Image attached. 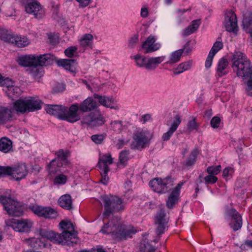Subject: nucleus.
<instances>
[{"mask_svg":"<svg viewBox=\"0 0 252 252\" xmlns=\"http://www.w3.org/2000/svg\"><path fill=\"white\" fill-rule=\"evenodd\" d=\"M231 62L232 68L237 76L244 80L249 79L246 83V91L248 95L252 96V64L240 52H235L233 54Z\"/></svg>","mask_w":252,"mask_h":252,"instance_id":"obj_1","label":"nucleus"},{"mask_svg":"<svg viewBox=\"0 0 252 252\" xmlns=\"http://www.w3.org/2000/svg\"><path fill=\"white\" fill-rule=\"evenodd\" d=\"M100 232L103 234H111L113 239L118 241L130 238L136 232L131 226L121 225L117 218L116 219V222L112 220L105 224Z\"/></svg>","mask_w":252,"mask_h":252,"instance_id":"obj_2","label":"nucleus"},{"mask_svg":"<svg viewBox=\"0 0 252 252\" xmlns=\"http://www.w3.org/2000/svg\"><path fill=\"white\" fill-rule=\"evenodd\" d=\"M100 201L104 208L103 216L106 218L112 213L123 211L125 209V203L117 196L111 194L102 195Z\"/></svg>","mask_w":252,"mask_h":252,"instance_id":"obj_3","label":"nucleus"},{"mask_svg":"<svg viewBox=\"0 0 252 252\" xmlns=\"http://www.w3.org/2000/svg\"><path fill=\"white\" fill-rule=\"evenodd\" d=\"M41 101L36 97L20 98L13 103L14 111L20 113L34 111L41 109Z\"/></svg>","mask_w":252,"mask_h":252,"instance_id":"obj_4","label":"nucleus"},{"mask_svg":"<svg viewBox=\"0 0 252 252\" xmlns=\"http://www.w3.org/2000/svg\"><path fill=\"white\" fill-rule=\"evenodd\" d=\"M9 191L6 190L5 195H0V202L7 214L12 216L20 217L23 214L24 207L17 200L11 198L9 195Z\"/></svg>","mask_w":252,"mask_h":252,"instance_id":"obj_5","label":"nucleus"},{"mask_svg":"<svg viewBox=\"0 0 252 252\" xmlns=\"http://www.w3.org/2000/svg\"><path fill=\"white\" fill-rule=\"evenodd\" d=\"M134 60L135 64L139 67H144L148 70H155L158 65L163 62L165 59L164 56L158 57H146L140 54H136L130 57Z\"/></svg>","mask_w":252,"mask_h":252,"instance_id":"obj_6","label":"nucleus"},{"mask_svg":"<svg viewBox=\"0 0 252 252\" xmlns=\"http://www.w3.org/2000/svg\"><path fill=\"white\" fill-rule=\"evenodd\" d=\"M151 138V134L149 131L143 129L137 130L133 134L131 148L137 149H143L149 145Z\"/></svg>","mask_w":252,"mask_h":252,"instance_id":"obj_7","label":"nucleus"},{"mask_svg":"<svg viewBox=\"0 0 252 252\" xmlns=\"http://www.w3.org/2000/svg\"><path fill=\"white\" fill-rule=\"evenodd\" d=\"M5 223L7 227L19 232H28L33 226V222L29 219H11L6 220Z\"/></svg>","mask_w":252,"mask_h":252,"instance_id":"obj_8","label":"nucleus"},{"mask_svg":"<svg viewBox=\"0 0 252 252\" xmlns=\"http://www.w3.org/2000/svg\"><path fill=\"white\" fill-rule=\"evenodd\" d=\"M174 181L171 178L164 179L155 178L149 183L150 187L155 192L165 193L171 189Z\"/></svg>","mask_w":252,"mask_h":252,"instance_id":"obj_9","label":"nucleus"},{"mask_svg":"<svg viewBox=\"0 0 252 252\" xmlns=\"http://www.w3.org/2000/svg\"><path fill=\"white\" fill-rule=\"evenodd\" d=\"M56 158L53 159L48 165L49 170L51 173H55L58 171L59 168L66 166L68 164L67 159V152L63 150L56 152Z\"/></svg>","mask_w":252,"mask_h":252,"instance_id":"obj_10","label":"nucleus"},{"mask_svg":"<svg viewBox=\"0 0 252 252\" xmlns=\"http://www.w3.org/2000/svg\"><path fill=\"white\" fill-rule=\"evenodd\" d=\"M59 226L63 230L62 234L66 239L69 245L76 242V235L74 232L73 225L70 221L63 220L60 222Z\"/></svg>","mask_w":252,"mask_h":252,"instance_id":"obj_11","label":"nucleus"},{"mask_svg":"<svg viewBox=\"0 0 252 252\" xmlns=\"http://www.w3.org/2000/svg\"><path fill=\"white\" fill-rule=\"evenodd\" d=\"M39 234L42 238H46L53 243L69 245L62 233L60 234L51 230L41 229L39 230Z\"/></svg>","mask_w":252,"mask_h":252,"instance_id":"obj_12","label":"nucleus"},{"mask_svg":"<svg viewBox=\"0 0 252 252\" xmlns=\"http://www.w3.org/2000/svg\"><path fill=\"white\" fill-rule=\"evenodd\" d=\"M8 170V176L16 181L25 178L28 173V167L25 163L9 166Z\"/></svg>","mask_w":252,"mask_h":252,"instance_id":"obj_13","label":"nucleus"},{"mask_svg":"<svg viewBox=\"0 0 252 252\" xmlns=\"http://www.w3.org/2000/svg\"><path fill=\"white\" fill-rule=\"evenodd\" d=\"M79 105L75 103L71 105L69 108L64 106L61 120L73 123L80 119L79 114Z\"/></svg>","mask_w":252,"mask_h":252,"instance_id":"obj_14","label":"nucleus"},{"mask_svg":"<svg viewBox=\"0 0 252 252\" xmlns=\"http://www.w3.org/2000/svg\"><path fill=\"white\" fill-rule=\"evenodd\" d=\"M223 24L227 32L233 33L237 32L238 30L237 20L234 11L232 10L226 11Z\"/></svg>","mask_w":252,"mask_h":252,"instance_id":"obj_15","label":"nucleus"},{"mask_svg":"<svg viewBox=\"0 0 252 252\" xmlns=\"http://www.w3.org/2000/svg\"><path fill=\"white\" fill-rule=\"evenodd\" d=\"M229 220V226L233 231L241 229L242 226V218L240 214L234 209H231L227 212Z\"/></svg>","mask_w":252,"mask_h":252,"instance_id":"obj_16","label":"nucleus"},{"mask_svg":"<svg viewBox=\"0 0 252 252\" xmlns=\"http://www.w3.org/2000/svg\"><path fill=\"white\" fill-rule=\"evenodd\" d=\"M157 37L150 35L142 44V48L146 54L151 53L159 50L161 48V44L157 42Z\"/></svg>","mask_w":252,"mask_h":252,"instance_id":"obj_17","label":"nucleus"},{"mask_svg":"<svg viewBox=\"0 0 252 252\" xmlns=\"http://www.w3.org/2000/svg\"><path fill=\"white\" fill-rule=\"evenodd\" d=\"M25 8L27 13L33 14L36 18H41L44 14L40 3L36 0H28Z\"/></svg>","mask_w":252,"mask_h":252,"instance_id":"obj_18","label":"nucleus"},{"mask_svg":"<svg viewBox=\"0 0 252 252\" xmlns=\"http://www.w3.org/2000/svg\"><path fill=\"white\" fill-rule=\"evenodd\" d=\"M32 211L38 216L47 219H55L58 215L57 212L50 207L33 206L32 207Z\"/></svg>","mask_w":252,"mask_h":252,"instance_id":"obj_19","label":"nucleus"},{"mask_svg":"<svg viewBox=\"0 0 252 252\" xmlns=\"http://www.w3.org/2000/svg\"><path fill=\"white\" fill-rule=\"evenodd\" d=\"M168 221V219L164 211L160 210L155 218V223L157 225V233L158 235L163 234L164 232Z\"/></svg>","mask_w":252,"mask_h":252,"instance_id":"obj_20","label":"nucleus"},{"mask_svg":"<svg viewBox=\"0 0 252 252\" xmlns=\"http://www.w3.org/2000/svg\"><path fill=\"white\" fill-rule=\"evenodd\" d=\"M104 122L103 117L99 113L92 112L83 118V122L91 126L102 125Z\"/></svg>","mask_w":252,"mask_h":252,"instance_id":"obj_21","label":"nucleus"},{"mask_svg":"<svg viewBox=\"0 0 252 252\" xmlns=\"http://www.w3.org/2000/svg\"><path fill=\"white\" fill-rule=\"evenodd\" d=\"M94 96L95 98L98 100L101 105L106 107L115 110H119L120 108L117 103V101L112 97L106 96H101L97 94H94Z\"/></svg>","mask_w":252,"mask_h":252,"instance_id":"obj_22","label":"nucleus"},{"mask_svg":"<svg viewBox=\"0 0 252 252\" xmlns=\"http://www.w3.org/2000/svg\"><path fill=\"white\" fill-rule=\"evenodd\" d=\"M184 183L185 182L183 181L179 183L169 196L166 201V206L168 208H172L174 205L177 202L180 193V189Z\"/></svg>","mask_w":252,"mask_h":252,"instance_id":"obj_23","label":"nucleus"},{"mask_svg":"<svg viewBox=\"0 0 252 252\" xmlns=\"http://www.w3.org/2000/svg\"><path fill=\"white\" fill-rule=\"evenodd\" d=\"M35 66L47 65L52 63L56 60V57L51 54L39 55L38 56L35 55Z\"/></svg>","mask_w":252,"mask_h":252,"instance_id":"obj_24","label":"nucleus"},{"mask_svg":"<svg viewBox=\"0 0 252 252\" xmlns=\"http://www.w3.org/2000/svg\"><path fill=\"white\" fill-rule=\"evenodd\" d=\"M181 123V117L179 115H176L168 131L162 135V138L163 141H167L170 139L174 132L177 130Z\"/></svg>","mask_w":252,"mask_h":252,"instance_id":"obj_25","label":"nucleus"},{"mask_svg":"<svg viewBox=\"0 0 252 252\" xmlns=\"http://www.w3.org/2000/svg\"><path fill=\"white\" fill-rule=\"evenodd\" d=\"M98 104L92 97H88L79 105V110L83 112L91 111L96 108Z\"/></svg>","mask_w":252,"mask_h":252,"instance_id":"obj_26","label":"nucleus"},{"mask_svg":"<svg viewBox=\"0 0 252 252\" xmlns=\"http://www.w3.org/2000/svg\"><path fill=\"white\" fill-rule=\"evenodd\" d=\"M9 43L14 44L18 47H25L30 43V40L24 35H11Z\"/></svg>","mask_w":252,"mask_h":252,"instance_id":"obj_27","label":"nucleus"},{"mask_svg":"<svg viewBox=\"0 0 252 252\" xmlns=\"http://www.w3.org/2000/svg\"><path fill=\"white\" fill-rule=\"evenodd\" d=\"M113 162L111 155L106 154L99 157L97 166L100 170H110L109 165L112 164Z\"/></svg>","mask_w":252,"mask_h":252,"instance_id":"obj_28","label":"nucleus"},{"mask_svg":"<svg viewBox=\"0 0 252 252\" xmlns=\"http://www.w3.org/2000/svg\"><path fill=\"white\" fill-rule=\"evenodd\" d=\"M242 26L243 30L250 34L252 37V14L251 12H248L244 14Z\"/></svg>","mask_w":252,"mask_h":252,"instance_id":"obj_29","label":"nucleus"},{"mask_svg":"<svg viewBox=\"0 0 252 252\" xmlns=\"http://www.w3.org/2000/svg\"><path fill=\"white\" fill-rule=\"evenodd\" d=\"M228 72V62L227 59L222 58L218 62L216 74L219 77H221Z\"/></svg>","mask_w":252,"mask_h":252,"instance_id":"obj_30","label":"nucleus"},{"mask_svg":"<svg viewBox=\"0 0 252 252\" xmlns=\"http://www.w3.org/2000/svg\"><path fill=\"white\" fill-rule=\"evenodd\" d=\"M63 106L58 105H47L45 110L50 115L56 116L61 120L63 111Z\"/></svg>","mask_w":252,"mask_h":252,"instance_id":"obj_31","label":"nucleus"},{"mask_svg":"<svg viewBox=\"0 0 252 252\" xmlns=\"http://www.w3.org/2000/svg\"><path fill=\"white\" fill-rule=\"evenodd\" d=\"M15 111L6 107L0 108V123H4L12 120Z\"/></svg>","mask_w":252,"mask_h":252,"instance_id":"obj_32","label":"nucleus"},{"mask_svg":"<svg viewBox=\"0 0 252 252\" xmlns=\"http://www.w3.org/2000/svg\"><path fill=\"white\" fill-rule=\"evenodd\" d=\"M35 55H29L19 57L17 62L18 63L24 66H35Z\"/></svg>","mask_w":252,"mask_h":252,"instance_id":"obj_33","label":"nucleus"},{"mask_svg":"<svg viewBox=\"0 0 252 252\" xmlns=\"http://www.w3.org/2000/svg\"><path fill=\"white\" fill-rule=\"evenodd\" d=\"M192 64V61H188L182 63L173 68L172 71L174 75H178L189 70L191 68Z\"/></svg>","mask_w":252,"mask_h":252,"instance_id":"obj_34","label":"nucleus"},{"mask_svg":"<svg viewBox=\"0 0 252 252\" xmlns=\"http://www.w3.org/2000/svg\"><path fill=\"white\" fill-rule=\"evenodd\" d=\"M0 151L4 153L12 151V142L10 139L6 137L0 139Z\"/></svg>","mask_w":252,"mask_h":252,"instance_id":"obj_35","label":"nucleus"},{"mask_svg":"<svg viewBox=\"0 0 252 252\" xmlns=\"http://www.w3.org/2000/svg\"><path fill=\"white\" fill-rule=\"evenodd\" d=\"M27 71L28 74L30 75L38 81H39V79L43 75V68L40 66H32L27 69Z\"/></svg>","mask_w":252,"mask_h":252,"instance_id":"obj_36","label":"nucleus"},{"mask_svg":"<svg viewBox=\"0 0 252 252\" xmlns=\"http://www.w3.org/2000/svg\"><path fill=\"white\" fill-rule=\"evenodd\" d=\"M152 243V241L149 242L146 238L143 239L139 245L140 252H154L156 248L151 244Z\"/></svg>","mask_w":252,"mask_h":252,"instance_id":"obj_37","label":"nucleus"},{"mask_svg":"<svg viewBox=\"0 0 252 252\" xmlns=\"http://www.w3.org/2000/svg\"><path fill=\"white\" fill-rule=\"evenodd\" d=\"M60 206L65 209L69 210L72 208V199L70 195L65 194L60 197L59 199Z\"/></svg>","mask_w":252,"mask_h":252,"instance_id":"obj_38","label":"nucleus"},{"mask_svg":"<svg viewBox=\"0 0 252 252\" xmlns=\"http://www.w3.org/2000/svg\"><path fill=\"white\" fill-rule=\"evenodd\" d=\"M185 49V48L184 49H179L172 52L169 57V60L166 63L170 64L178 62Z\"/></svg>","mask_w":252,"mask_h":252,"instance_id":"obj_39","label":"nucleus"},{"mask_svg":"<svg viewBox=\"0 0 252 252\" xmlns=\"http://www.w3.org/2000/svg\"><path fill=\"white\" fill-rule=\"evenodd\" d=\"M59 66L63 67L64 69L70 71H73L74 68V60L60 59L56 61Z\"/></svg>","mask_w":252,"mask_h":252,"instance_id":"obj_40","label":"nucleus"},{"mask_svg":"<svg viewBox=\"0 0 252 252\" xmlns=\"http://www.w3.org/2000/svg\"><path fill=\"white\" fill-rule=\"evenodd\" d=\"M200 24V20H193L191 24L184 30L183 34L187 36L191 34L198 29Z\"/></svg>","mask_w":252,"mask_h":252,"instance_id":"obj_41","label":"nucleus"},{"mask_svg":"<svg viewBox=\"0 0 252 252\" xmlns=\"http://www.w3.org/2000/svg\"><path fill=\"white\" fill-rule=\"evenodd\" d=\"M93 36L89 33L85 34L79 40L80 45L83 48L91 47L93 42Z\"/></svg>","mask_w":252,"mask_h":252,"instance_id":"obj_42","label":"nucleus"},{"mask_svg":"<svg viewBox=\"0 0 252 252\" xmlns=\"http://www.w3.org/2000/svg\"><path fill=\"white\" fill-rule=\"evenodd\" d=\"M6 93L9 98L14 99L15 98H17L20 95L21 90L19 87L14 85L13 87H11L10 89H7Z\"/></svg>","mask_w":252,"mask_h":252,"instance_id":"obj_43","label":"nucleus"},{"mask_svg":"<svg viewBox=\"0 0 252 252\" xmlns=\"http://www.w3.org/2000/svg\"><path fill=\"white\" fill-rule=\"evenodd\" d=\"M110 128L114 131L120 133L124 130L125 126L123 125V122L121 121L116 120L112 121L110 124Z\"/></svg>","mask_w":252,"mask_h":252,"instance_id":"obj_44","label":"nucleus"},{"mask_svg":"<svg viewBox=\"0 0 252 252\" xmlns=\"http://www.w3.org/2000/svg\"><path fill=\"white\" fill-rule=\"evenodd\" d=\"M129 155L128 151H122L119 156V161L118 162V166L124 167L128 159V156Z\"/></svg>","mask_w":252,"mask_h":252,"instance_id":"obj_45","label":"nucleus"},{"mask_svg":"<svg viewBox=\"0 0 252 252\" xmlns=\"http://www.w3.org/2000/svg\"><path fill=\"white\" fill-rule=\"evenodd\" d=\"M198 154V151L197 149L193 150L186 162V165L187 166H191L193 165L196 161Z\"/></svg>","mask_w":252,"mask_h":252,"instance_id":"obj_46","label":"nucleus"},{"mask_svg":"<svg viewBox=\"0 0 252 252\" xmlns=\"http://www.w3.org/2000/svg\"><path fill=\"white\" fill-rule=\"evenodd\" d=\"M27 244L33 248H38L42 246V243L37 238H32L26 240Z\"/></svg>","mask_w":252,"mask_h":252,"instance_id":"obj_47","label":"nucleus"},{"mask_svg":"<svg viewBox=\"0 0 252 252\" xmlns=\"http://www.w3.org/2000/svg\"><path fill=\"white\" fill-rule=\"evenodd\" d=\"M223 47V43L220 41H216L212 47L209 53L215 56L216 54Z\"/></svg>","mask_w":252,"mask_h":252,"instance_id":"obj_48","label":"nucleus"},{"mask_svg":"<svg viewBox=\"0 0 252 252\" xmlns=\"http://www.w3.org/2000/svg\"><path fill=\"white\" fill-rule=\"evenodd\" d=\"M221 170V166H209L207 169V172L209 174L215 176L220 173Z\"/></svg>","mask_w":252,"mask_h":252,"instance_id":"obj_49","label":"nucleus"},{"mask_svg":"<svg viewBox=\"0 0 252 252\" xmlns=\"http://www.w3.org/2000/svg\"><path fill=\"white\" fill-rule=\"evenodd\" d=\"M78 48L77 46H70L64 50V54L66 56L72 58L76 53Z\"/></svg>","mask_w":252,"mask_h":252,"instance_id":"obj_50","label":"nucleus"},{"mask_svg":"<svg viewBox=\"0 0 252 252\" xmlns=\"http://www.w3.org/2000/svg\"><path fill=\"white\" fill-rule=\"evenodd\" d=\"M0 86L5 87L8 89L13 87L15 85V83L10 78H6L3 79L1 82Z\"/></svg>","mask_w":252,"mask_h":252,"instance_id":"obj_51","label":"nucleus"},{"mask_svg":"<svg viewBox=\"0 0 252 252\" xmlns=\"http://www.w3.org/2000/svg\"><path fill=\"white\" fill-rule=\"evenodd\" d=\"M188 130L189 131L193 130H197L198 129V126L196 123L194 118H192L189 120L187 125Z\"/></svg>","mask_w":252,"mask_h":252,"instance_id":"obj_52","label":"nucleus"},{"mask_svg":"<svg viewBox=\"0 0 252 252\" xmlns=\"http://www.w3.org/2000/svg\"><path fill=\"white\" fill-rule=\"evenodd\" d=\"M12 35L8 34L7 31L3 29H0V38L4 41L9 42Z\"/></svg>","mask_w":252,"mask_h":252,"instance_id":"obj_53","label":"nucleus"},{"mask_svg":"<svg viewBox=\"0 0 252 252\" xmlns=\"http://www.w3.org/2000/svg\"><path fill=\"white\" fill-rule=\"evenodd\" d=\"M66 177L63 174H60L56 177L54 183L58 184H64L66 182Z\"/></svg>","mask_w":252,"mask_h":252,"instance_id":"obj_54","label":"nucleus"},{"mask_svg":"<svg viewBox=\"0 0 252 252\" xmlns=\"http://www.w3.org/2000/svg\"><path fill=\"white\" fill-rule=\"evenodd\" d=\"M104 138V136L102 134L94 135L91 137L92 140L97 144H101L103 141Z\"/></svg>","mask_w":252,"mask_h":252,"instance_id":"obj_55","label":"nucleus"},{"mask_svg":"<svg viewBox=\"0 0 252 252\" xmlns=\"http://www.w3.org/2000/svg\"><path fill=\"white\" fill-rule=\"evenodd\" d=\"M109 171V170H100L101 175V182L104 185H106L109 180V177L107 175V173Z\"/></svg>","mask_w":252,"mask_h":252,"instance_id":"obj_56","label":"nucleus"},{"mask_svg":"<svg viewBox=\"0 0 252 252\" xmlns=\"http://www.w3.org/2000/svg\"><path fill=\"white\" fill-rule=\"evenodd\" d=\"M204 180L207 184H214L217 181L218 179L215 176L209 174V175L205 177Z\"/></svg>","mask_w":252,"mask_h":252,"instance_id":"obj_57","label":"nucleus"},{"mask_svg":"<svg viewBox=\"0 0 252 252\" xmlns=\"http://www.w3.org/2000/svg\"><path fill=\"white\" fill-rule=\"evenodd\" d=\"M220 119L219 117H214L211 121V125L214 128H218L220 126Z\"/></svg>","mask_w":252,"mask_h":252,"instance_id":"obj_58","label":"nucleus"},{"mask_svg":"<svg viewBox=\"0 0 252 252\" xmlns=\"http://www.w3.org/2000/svg\"><path fill=\"white\" fill-rule=\"evenodd\" d=\"M214 57V55L209 53L205 62V67L207 68H209L211 66Z\"/></svg>","mask_w":252,"mask_h":252,"instance_id":"obj_59","label":"nucleus"},{"mask_svg":"<svg viewBox=\"0 0 252 252\" xmlns=\"http://www.w3.org/2000/svg\"><path fill=\"white\" fill-rule=\"evenodd\" d=\"M9 166H0V177L8 176Z\"/></svg>","mask_w":252,"mask_h":252,"instance_id":"obj_60","label":"nucleus"},{"mask_svg":"<svg viewBox=\"0 0 252 252\" xmlns=\"http://www.w3.org/2000/svg\"><path fill=\"white\" fill-rule=\"evenodd\" d=\"M233 172V170L231 167H226L225 168L222 172V175L224 177H228L229 175H231V174Z\"/></svg>","mask_w":252,"mask_h":252,"instance_id":"obj_61","label":"nucleus"},{"mask_svg":"<svg viewBox=\"0 0 252 252\" xmlns=\"http://www.w3.org/2000/svg\"><path fill=\"white\" fill-rule=\"evenodd\" d=\"M149 10L148 8L146 7H142L140 11V16L143 18H146L148 16Z\"/></svg>","mask_w":252,"mask_h":252,"instance_id":"obj_62","label":"nucleus"},{"mask_svg":"<svg viewBox=\"0 0 252 252\" xmlns=\"http://www.w3.org/2000/svg\"><path fill=\"white\" fill-rule=\"evenodd\" d=\"M54 90L56 92H62L65 90V85L63 84H58L54 87Z\"/></svg>","mask_w":252,"mask_h":252,"instance_id":"obj_63","label":"nucleus"},{"mask_svg":"<svg viewBox=\"0 0 252 252\" xmlns=\"http://www.w3.org/2000/svg\"><path fill=\"white\" fill-rule=\"evenodd\" d=\"M76 1L79 3V6L82 7H86L91 2V0H76Z\"/></svg>","mask_w":252,"mask_h":252,"instance_id":"obj_64","label":"nucleus"}]
</instances>
